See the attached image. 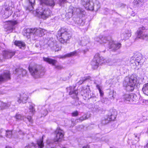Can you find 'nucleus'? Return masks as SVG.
<instances>
[{
    "mask_svg": "<svg viewBox=\"0 0 148 148\" xmlns=\"http://www.w3.org/2000/svg\"><path fill=\"white\" fill-rule=\"evenodd\" d=\"M21 71L23 76L27 74V71L26 70L22 69L21 70Z\"/></svg>",
    "mask_w": 148,
    "mask_h": 148,
    "instance_id": "c03bdc74",
    "label": "nucleus"
},
{
    "mask_svg": "<svg viewBox=\"0 0 148 148\" xmlns=\"http://www.w3.org/2000/svg\"><path fill=\"white\" fill-rule=\"evenodd\" d=\"M36 12L39 16L44 19L48 18L51 13V11L49 9H44L41 7L36 10Z\"/></svg>",
    "mask_w": 148,
    "mask_h": 148,
    "instance_id": "1a4fd4ad",
    "label": "nucleus"
},
{
    "mask_svg": "<svg viewBox=\"0 0 148 148\" xmlns=\"http://www.w3.org/2000/svg\"><path fill=\"white\" fill-rule=\"evenodd\" d=\"M96 1V0H81V3L87 10L92 11L95 8L97 10L99 8L100 5H95L94 2Z\"/></svg>",
    "mask_w": 148,
    "mask_h": 148,
    "instance_id": "423d86ee",
    "label": "nucleus"
},
{
    "mask_svg": "<svg viewBox=\"0 0 148 148\" xmlns=\"http://www.w3.org/2000/svg\"><path fill=\"white\" fill-rule=\"evenodd\" d=\"M138 38L148 40V34L146 28L143 26L139 27L137 31Z\"/></svg>",
    "mask_w": 148,
    "mask_h": 148,
    "instance_id": "9d476101",
    "label": "nucleus"
},
{
    "mask_svg": "<svg viewBox=\"0 0 148 148\" xmlns=\"http://www.w3.org/2000/svg\"><path fill=\"white\" fill-rule=\"evenodd\" d=\"M87 79H90L91 81L92 80L91 77L90 76H85L81 78L78 83L79 84H81Z\"/></svg>",
    "mask_w": 148,
    "mask_h": 148,
    "instance_id": "c756f323",
    "label": "nucleus"
},
{
    "mask_svg": "<svg viewBox=\"0 0 148 148\" xmlns=\"http://www.w3.org/2000/svg\"><path fill=\"white\" fill-rule=\"evenodd\" d=\"M5 148H11L10 147L7 146Z\"/></svg>",
    "mask_w": 148,
    "mask_h": 148,
    "instance_id": "864d4df0",
    "label": "nucleus"
},
{
    "mask_svg": "<svg viewBox=\"0 0 148 148\" xmlns=\"http://www.w3.org/2000/svg\"><path fill=\"white\" fill-rule=\"evenodd\" d=\"M131 95H125L124 96L125 101L127 103L130 104L131 103Z\"/></svg>",
    "mask_w": 148,
    "mask_h": 148,
    "instance_id": "72a5a7b5",
    "label": "nucleus"
},
{
    "mask_svg": "<svg viewBox=\"0 0 148 148\" xmlns=\"http://www.w3.org/2000/svg\"><path fill=\"white\" fill-rule=\"evenodd\" d=\"M133 4L134 8H138L141 6L142 2L141 0H134Z\"/></svg>",
    "mask_w": 148,
    "mask_h": 148,
    "instance_id": "393cba45",
    "label": "nucleus"
},
{
    "mask_svg": "<svg viewBox=\"0 0 148 148\" xmlns=\"http://www.w3.org/2000/svg\"><path fill=\"white\" fill-rule=\"evenodd\" d=\"M45 42L48 45L52 50L55 51H58L61 49V47L57 45L56 41L53 38L46 39L45 40Z\"/></svg>",
    "mask_w": 148,
    "mask_h": 148,
    "instance_id": "6e6552de",
    "label": "nucleus"
},
{
    "mask_svg": "<svg viewBox=\"0 0 148 148\" xmlns=\"http://www.w3.org/2000/svg\"><path fill=\"white\" fill-rule=\"evenodd\" d=\"M10 79V73L8 71H4L3 74H0V82L9 80Z\"/></svg>",
    "mask_w": 148,
    "mask_h": 148,
    "instance_id": "f3484780",
    "label": "nucleus"
},
{
    "mask_svg": "<svg viewBox=\"0 0 148 148\" xmlns=\"http://www.w3.org/2000/svg\"><path fill=\"white\" fill-rule=\"evenodd\" d=\"M78 114V112L77 111L74 112L72 113V116H77Z\"/></svg>",
    "mask_w": 148,
    "mask_h": 148,
    "instance_id": "49530a36",
    "label": "nucleus"
},
{
    "mask_svg": "<svg viewBox=\"0 0 148 148\" xmlns=\"http://www.w3.org/2000/svg\"><path fill=\"white\" fill-rule=\"evenodd\" d=\"M46 32V31L45 30L41 28H27L24 30V35L29 38H30V35L31 34L41 37L44 35Z\"/></svg>",
    "mask_w": 148,
    "mask_h": 148,
    "instance_id": "20e7f679",
    "label": "nucleus"
},
{
    "mask_svg": "<svg viewBox=\"0 0 148 148\" xmlns=\"http://www.w3.org/2000/svg\"><path fill=\"white\" fill-rule=\"evenodd\" d=\"M75 13L84 15L85 14V12L82 9L77 8L72 6H70L69 8V11L67 14L68 15H69V18L71 17L73 14H75Z\"/></svg>",
    "mask_w": 148,
    "mask_h": 148,
    "instance_id": "9b49d317",
    "label": "nucleus"
},
{
    "mask_svg": "<svg viewBox=\"0 0 148 148\" xmlns=\"http://www.w3.org/2000/svg\"><path fill=\"white\" fill-rule=\"evenodd\" d=\"M138 98L136 95H131V104H135L136 102L138 101Z\"/></svg>",
    "mask_w": 148,
    "mask_h": 148,
    "instance_id": "cd10ccee",
    "label": "nucleus"
},
{
    "mask_svg": "<svg viewBox=\"0 0 148 148\" xmlns=\"http://www.w3.org/2000/svg\"><path fill=\"white\" fill-rule=\"evenodd\" d=\"M116 116V112L114 111H112V114L110 115H108L107 119L109 121H113L114 120Z\"/></svg>",
    "mask_w": 148,
    "mask_h": 148,
    "instance_id": "a878e982",
    "label": "nucleus"
},
{
    "mask_svg": "<svg viewBox=\"0 0 148 148\" xmlns=\"http://www.w3.org/2000/svg\"><path fill=\"white\" fill-rule=\"evenodd\" d=\"M36 145L33 143H32L28 146H26L25 148H36Z\"/></svg>",
    "mask_w": 148,
    "mask_h": 148,
    "instance_id": "58836bf2",
    "label": "nucleus"
},
{
    "mask_svg": "<svg viewBox=\"0 0 148 148\" xmlns=\"http://www.w3.org/2000/svg\"><path fill=\"white\" fill-rule=\"evenodd\" d=\"M75 53V52H71L63 56H59L58 58H65L66 57H69L74 56Z\"/></svg>",
    "mask_w": 148,
    "mask_h": 148,
    "instance_id": "c85d7f7f",
    "label": "nucleus"
},
{
    "mask_svg": "<svg viewBox=\"0 0 148 148\" xmlns=\"http://www.w3.org/2000/svg\"><path fill=\"white\" fill-rule=\"evenodd\" d=\"M134 135L135 138V140L137 142H138L139 141V138L140 134L134 133Z\"/></svg>",
    "mask_w": 148,
    "mask_h": 148,
    "instance_id": "e433bc0d",
    "label": "nucleus"
},
{
    "mask_svg": "<svg viewBox=\"0 0 148 148\" xmlns=\"http://www.w3.org/2000/svg\"><path fill=\"white\" fill-rule=\"evenodd\" d=\"M29 1L31 5L27 8L26 10H29V11H33L35 5V0H29Z\"/></svg>",
    "mask_w": 148,
    "mask_h": 148,
    "instance_id": "5701e85b",
    "label": "nucleus"
},
{
    "mask_svg": "<svg viewBox=\"0 0 148 148\" xmlns=\"http://www.w3.org/2000/svg\"><path fill=\"white\" fill-rule=\"evenodd\" d=\"M43 136H42V138L38 140L37 141V145L39 148H42L44 147V143L43 141Z\"/></svg>",
    "mask_w": 148,
    "mask_h": 148,
    "instance_id": "2f4dec72",
    "label": "nucleus"
},
{
    "mask_svg": "<svg viewBox=\"0 0 148 148\" xmlns=\"http://www.w3.org/2000/svg\"><path fill=\"white\" fill-rule=\"evenodd\" d=\"M87 119L86 116H84L82 117H80L79 119H77V120H79L80 121H83Z\"/></svg>",
    "mask_w": 148,
    "mask_h": 148,
    "instance_id": "79ce46f5",
    "label": "nucleus"
},
{
    "mask_svg": "<svg viewBox=\"0 0 148 148\" xmlns=\"http://www.w3.org/2000/svg\"><path fill=\"white\" fill-rule=\"evenodd\" d=\"M29 69L31 75L35 78L39 77L42 73V71L36 67H29Z\"/></svg>",
    "mask_w": 148,
    "mask_h": 148,
    "instance_id": "ddd939ff",
    "label": "nucleus"
},
{
    "mask_svg": "<svg viewBox=\"0 0 148 148\" xmlns=\"http://www.w3.org/2000/svg\"><path fill=\"white\" fill-rule=\"evenodd\" d=\"M118 61L116 59H109L107 61L104 59L99 54H96L93 60L91 62L92 68L94 69H96L99 66L101 65L105 61L109 65H112L115 64Z\"/></svg>",
    "mask_w": 148,
    "mask_h": 148,
    "instance_id": "f03ea898",
    "label": "nucleus"
},
{
    "mask_svg": "<svg viewBox=\"0 0 148 148\" xmlns=\"http://www.w3.org/2000/svg\"><path fill=\"white\" fill-rule=\"evenodd\" d=\"M17 23L16 21H10L8 22V25L5 28V31L8 32V33H10L12 32L14 28V25L17 24Z\"/></svg>",
    "mask_w": 148,
    "mask_h": 148,
    "instance_id": "dca6fc26",
    "label": "nucleus"
},
{
    "mask_svg": "<svg viewBox=\"0 0 148 148\" xmlns=\"http://www.w3.org/2000/svg\"><path fill=\"white\" fill-rule=\"evenodd\" d=\"M9 106V105L0 101V110L3 109L8 107Z\"/></svg>",
    "mask_w": 148,
    "mask_h": 148,
    "instance_id": "f704fd0d",
    "label": "nucleus"
},
{
    "mask_svg": "<svg viewBox=\"0 0 148 148\" xmlns=\"http://www.w3.org/2000/svg\"><path fill=\"white\" fill-rule=\"evenodd\" d=\"M99 107L98 106H95L92 109V110L94 112H98L99 110Z\"/></svg>",
    "mask_w": 148,
    "mask_h": 148,
    "instance_id": "ea45409f",
    "label": "nucleus"
},
{
    "mask_svg": "<svg viewBox=\"0 0 148 148\" xmlns=\"http://www.w3.org/2000/svg\"><path fill=\"white\" fill-rule=\"evenodd\" d=\"M63 148H66V147H63Z\"/></svg>",
    "mask_w": 148,
    "mask_h": 148,
    "instance_id": "13d9d810",
    "label": "nucleus"
},
{
    "mask_svg": "<svg viewBox=\"0 0 148 148\" xmlns=\"http://www.w3.org/2000/svg\"><path fill=\"white\" fill-rule=\"evenodd\" d=\"M45 112L43 113L44 115H46L48 113V111L47 110H45L44 111Z\"/></svg>",
    "mask_w": 148,
    "mask_h": 148,
    "instance_id": "3c124183",
    "label": "nucleus"
},
{
    "mask_svg": "<svg viewBox=\"0 0 148 148\" xmlns=\"http://www.w3.org/2000/svg\"><path fill=\"white\" fill-rule=\"evenodd\" d=\"M26 118L31 123L32 122L33 120L31 116H27Z\"/></svg>",
    "mask_w": 148,
    "mask_h": 148,
    "instance_id": "a18cd8bd",
    "label": "nucleus"
},
{
    "mask_svg": "<svg viewBox=\"0 0 148 148\" xmlns=\"http://www.w3.org/2000/svg\"><path fill=\"white\" fill-rule=\"evenodd\" d=\"M15 53L14 51L10 50H5L3 52V56L4 58L7 59L11 58L14 54Z\"/></svg>",
    "mask_w": 148,
    "mask_h": 148,
    "instance_id": "a211bd4d",
    "label": "nucleus"
},
{
    "mask_svg": "<svg viewBox=\"0 0 148 148\" xmlns=\"http://www.w3.org/2000/svg\"><path fill=\"white\" fill-rule=\"evenodd\" d=\"M13 6V4L11 1H7L4 4L3 6V8L5 10L4 15L6 18H8L12 14V9Z\"/></svg>",
    "mask_w": 148,
    "mask_h": 148,
    "instance_id": "0eeeda50",
    "label": "nucleus"
},
{
    "mask_svg": "<svg viewBox=\"0 0 148 148\" xmlns=\"http://www.w3.org/2000/svg\"><path fill=\"white\" fill-rule=\"evenodd\" d=\"M89 42V39L88 38L84 37L82 38L80 41L81 44L82 46H85Z\"/></svg>",
    "mask_w": 148,
    "mask_h": 148,
    "instance_id": "bb28decb",
    "label": "nucleus"
},
{
    "mask_svg": "<svg viewBox=\"0 0 148 148\" xmlns=\"http://www.w3.org/2000/svg\"><path fill=\"white\" fill-rule=\"evenodd\" d=\"M15 45L18 46L20 49L24 48L25 44L24 42L19 41H15L14 42Z\"/></svg>",
    "mask_w": 148,
    "mask_h": 148,
    "instance_id": "b1692460",
    "label": "nucleus"
},
{
    "mask_svg": "<svg viewBox=\"0 0 148 148\" xmlns=\"http://www.w3.org/2000/svg\"><path fill=\"white\" fill-rule=\"evenodd\" d=\"M94 83H95V84H96V83L95 82H94Z\"/></svg>",
    "mask_w": 148,
    "mask_h": 148,
    "instance_id": "4d7b16f0",
    "label": "nucleus"
},
{
    "mask_svg": "<svg viewBox=\"0 0 148 148\" xmlns=\"http://www.w3.org/2000/svg\"><path fill=\"white\" fill-rule=\"evenodd\" d=\"M27 95L25 94H23L21 95L20 98L17 101L18 103H25L27 102Z\"/></svg>",
    "mask_w": 148,
    "mask_h": 148,
    "instance_id": "4be33fe9",
    "label": "nucleus"
},
{
    "mask_svg": "<svg viewBox=\"0 0 148 148\" xmlns=\"http://www.w3.org/2000/svg\"><path fill=\"white\" fill-rule=\"evenodd\" d=\"M96 87L99 90H101V89L100 88V86L99 85H98V84H96Z\"/></svg>",
    "mask_w": 148,
    "mask_h": 148,
    "instance_id": "8fccbe9b",
    "label": "nucleus"
},
{
    "mask_svg": "<svg viewBox=\"0 0 148 148\" xmlns=\"http://www.w3.org/2000/svg\"><path fill=\"white\" fill-rule=\"evenodd\" d=\"M134 16V15H132V16Z\"/></svg>",
    "mask_w": 148,
    "mask_h": 148,
    "instance_id": "6e6d98bb",
    "label": "nucleus"
},
{
    "mask_svg": "<svg viewBox=\"0 0 148 148\" xmlns=\"http://www.w3.org/2000/svg\"><path fill=\"white\" fill-rule=\"evenodd\" d=\"M142 90L145 95H148V84L143 85Z\"/></svg>",
    "mask_w": 148,
    "mask_h": 148,
    "instance_id": "473e14b6",
    "label": "nucleus"
},
{
    "mask_svg": "<svg viewBox=\"0 0 148 148\" xmlns=\"http://www.w3.org/2000/svg\"><path fill=\"white\" fill-rule=\"evenodd\" d=\"M55 132L56 134V136L54 142L60 141L64 135L63 131L60 128H58L56 131Z\"/></svg>",
    "mask_w": 148,
    "mask_h": 148,
    "instance_id": "2eb2a0df",
    "label": "nucleus"
},
{
    "mask_svg": "<svg viewBox=\"0 0 148 148\" xmlns=\"http://www.w3.org/2000/svg\"><path fill=\"white\" fill-rule=\"evenodd\" d=\"M70 33L67 31V29L62 28L58 32L57 38L59 41L62 43L67 42L71 38Z\"/></svg>",
    "mask_w": 148,
    "mask_h": 148,
    "instance_id": "39448f33",
    "label": "nucleus"
},
{
    "mask_svg": "<svg viewBox=\"0 0 148 148\" xmlns=\"http://www.w3.org/2000/svg\"><path fill=\"white\" fill-rule=\"evenodd\" d=\"M67 2V0H59V4L60 5Z\"/></svg>",
    "mask_w": 148,
    "mask_h": 148,
    "instance_id": "a19ab883",
    "label": "nucleus"
},
{
    "mask_svg": "<svg viewBox=\"0 0 148 148\" xmlns=\"http://www.w3.org/2000/svg\"><path fill=\"white\" fill-rule=\"evenodd\" d=\"M2 93L0 91V94H2Z\"/></svg>",
    "mask_w": 148,
    "mask_h": 148,
    "instance_id": "5fc2aeb1",
    "label": "nucleus"
},
{
    "mask_svg": "<svg viewBox=\"0 0 148 148\" xmlns=\"http://www.w3.org/2000/svg\"><path fill=\"white\" fill-rule=\"evenodd\" d=\"M82 148H90V147L88 145L83 146Z\"/></svg>",
    "mask_w": 148,
    "mask_h": 148,
    "instance_id": "603ef678",
    "label": "nucleus"
},
{
    "mask_svg": "<svg viewBox=\"0 0 148 148\" xmlns=\"http://www.w3.org/2000/svg\"><path fill=\"white\" fill-rule=\"evenodd\" d=\"M6 136L8 138H11L12 136V132L11 131H5Z\"/></svg>",
    "mask_w": 148,
    "mask_h": 148,
    "instance_id": "c9c22d12",
    "label": "nucleus"
},
{
    "mask_svg": "<svg viewBox=\"0 0 148 148\" xmlns=\"http://www.w3.org/2000/svg\"><path fill=\"white\" fill-rule=\"evenodd\" d=\"M107 100V99L103 98L101 99V101L103 103H106V101Z\"/></svg>",
    "mask_w": 148,
    "mask_h": 148,
    "instance_id": "de8ad7c7",
    "label": "nucleus"
},
{
    "mask_svg": "<svg viewBox=\"0 0 148 148\" xmlns=\"http://www.w3.org/2000/svg\"><path fill=\"white\" fill-rule=\"evenodd\" d=\"M141 79L135 75H132L130 77H126L123 82V86L125 87L127 90L133 91L135 86L141 83Z\"/></svg>",
    "mask_w": 148,
    "mask_h": 148,
    "instance_id": "f257e3e1",
    "label": "nucleus"
},
{
    "mask_svg": "<svg viewBox=\"0 0 148 148\" xmlns=\"http://www.w3.org/2000/svg\"><path fill=\"white\" fill-rule=\"evenodd\" d=\"M41 6V5H40V6Z\"/></svg>",
    "mask_w": 148,
    "mask_h": 148,
    "instance_id": "bf43d9fd",
    "label": "nucleus"
},
{
    "mask_svg": "<svg viewBox=\"0 0 148 148\" xmlns=\"http://www.w3.org/2000/svg\"><path fill=\"white\" fill-rule=\"evenodd\" d=\"M15 118L16 121H19L21 120H24L26 118V117L20 114H16L15 116Z\"/></svg>",
    "mask_w": 148,
    "mask_h": 148,
    "instance_id": "7c9ffc66",
    "label": "nucleus"
},
{
    "mask_svg": "<svg viewBox=\"0 0 148 148\" xmlns=\"http://www.w3.org/2000/svg\"><path fill=\"white\" fill-rule=\"evenodd\" d=\"M42 4H44L53 7L55 5L54 0H40Z\"/></svg>",
    "mask_w": 148,
    "mask_h": 148,
    "instance_id": "412c9836",
    "label": "nucleus"
},
{
    "mask_svg": "<svg viewBox=\"0 0 148 148\" xmlns=\"http://www.w3.org/2000/svg\"><path fill=\"white\" fill-rule=\"evenodd\" d=\"M111 38L105 36H100L95 38V40L100 44H105L108 43V47L112 49L113 51H115L121 47L120 43H116L115 42L110 40Z\"/></svg>",
    "mask_w": 148,
    "mask_h": 148,
    "instance_id": "7ed1b4c3",
    "label": "nucleus"
},
{
    "mask_svg": "<svg viewBox=\"0 0 148 148\" xmlns=\"http://www.w3.org/2000/svg\"><path fill=\"white\" fill-rule=\"evenodd\" d=\"M131 33L130 31L127 29L123 30L121 34V38L122 39H128L131 36Z\"/></svg>",
    "mask_w": 148,
    "mask_h": 148,
    "instance_id": "6ab92c4d",
    "label": "nucleus"
},
{
    "mask_svg": "<svg viewBox=\"0 0 148 148\" xmlns=\"http://www.w3.org/2000/svg\"><path fill=\"white\" fill-rule=\"evenodd\" d=\"M130 62L132 63L134 62L136 66L141 65L142 62V55L138 53L134 55L131 58Z\"/></svg>",
    "mask_w": 148,
    "mask_h": 148,
    "instance_id": "f8f14e48",
    "label": "nucleus"
},
{
    "mask_svg": "<svg viewBox=\"0 0 148 148\" xmlns=\"http://www.w3.org/2000/svg\"><path fill=\"white\" fill-rule=\"evenodd\" d=\"M75 87L70 86L66 88L67 91L69 93V95H73L75 96H77L78 94L77 90H75Z\"/></svg>",
    "mask_w": 148,
    "mask_h": 148,
    "instance_id": "aec40b11",
    "label": "nucleus"
},
{
    "mask_svg": "<svg viewBox=\"0 0 148 148\" xmlns=\"http://www.w3.org/2000/svg\"><path fill=\"white\" fill-rule=\"evenodd\" d=\"M109 97L111 99H113L114 98L113 95V92H110L109 95Z\"/></svg>",
    "mask_w": 148,
    "mask_h": 148,
    "instance_id": "37998d69",
    "label": "nucleus"
},
{
    "mask_svg": "<svg viewBox=\"0 0 148 148\" xmlns=\"http://www.w3.org/2000/svg\"><path fill=\"white\" fill-rule=\"evenodd\" d=\"M99 91L100 96H102L103 95V91L101 90H99Z\"/></svg>",
    "mask_w": 148,
    "mask_h": 148,
    "instance_id": "09e8293b",
    "label": "nucleus"
},
{
    "mask_svg": "<svg viewBox=\"0 0 148 148\" xmlns=\"http://www.w3.org/2000/svg\"><path fill=\"white\" fill-rule=\"evenodd\" d=\"M34 106V105L33 104L31 105H30L29 108L30 110V111L31 112L32 114H34L35 111Z\"/></svg>",
    "mask_w": 148,
    "mask_h": 148,
    "instance_id": "4c0bfd02",
    "label": "nucleus"
},
{
    "mask_svg": "<svg viewBox=\"0 0 148 148\" xmlns=\"http://www.w3.org/2000/svg\"><path fill=\"white\" fill-rule=\"evenodd\" d=\"M43 60L49 64H52V65L55 66V68L58 70H60L62 68V67L60 65H56V64L57 61L55 60L48 58L43 57Z\"/></svg>",
    "mask_w": 148,
    "mask_h": 148,
    "instance_id": "4468645a",
    "label": "nucleus"
}]
</instances>
